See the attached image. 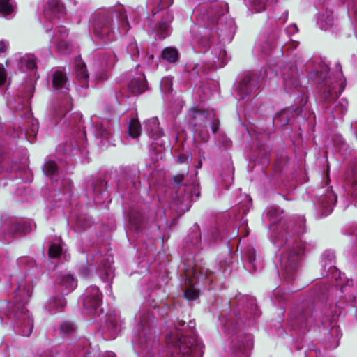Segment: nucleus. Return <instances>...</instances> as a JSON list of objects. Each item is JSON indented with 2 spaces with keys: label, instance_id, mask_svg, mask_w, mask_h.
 I'll return each instance as SVG.
<instances>
[{
  "label": "nucleus",
  "instance_id": "13",
  "mask_svg": "<svg viewBox=\"0 0 357 357\" xmlns=\"http://www.w3.org/2000/svg\"><path fill=\"white\" fill-rule=\"evenodd\" d=\"M164 3L165 6H170L173 3V0H149V5L153 9V11H155V13L159 10H160L162 7L160 6L161 3Z\"/></svg>",
  "mask_w": 357,
  "mask_h": 357
},
{
  "label": "nucleus",
  "instance_id": "15",
  "mask_svg": "<svg viewBox=\"0 0 357 357\" xmlns=\"http://www.w3.org/2000/svg\"><path fill=\"white\" fill-rule=\"evenodd\" d=\"M13 8L9 0H0V15L6 16L13 13Z\"/></svg>",
  "mask_w": 357,
  "mask_h": 357
},
{
  "label": "nucleus",
  "instance_id": "22",
  "mask_svg": "<svg viewBox=\"0 0 357 357\" xmlns=\"http://www.w3.org/2000/svg\"><path fill=\"white\" fill-rule=\"evenodd\" d=\"M74 330V326L72 323L65 322L61 326V331L63 333H68Z\"/></svg>",
  "mask_w": 357,
  "mask_h": 357
},
{
  "label": "nucleus",
  "instance_id": "16",
  "mask_svg": "<svg viewBox=\"0 0 357 357\" xmlns=\"http://www.w3.org/2000/svg\"><path fill=\"white\" fill-rule=\"evenodd\" d=\"M29 230L28 225L26 224H19V223H13L10 225V233L12 234H20V233H26Z\"/></svg>",
  "mask_w": 357,
  "mask_h": 357
},
{
  "label": "nucleus",
  "instance_id": "4",
  "mask_svg": "<svg viewBox=\"0 0 357 357\" xmlns=\"http://www.w3.org/2000/svg\"><path fill=\"white\" fill-rule=\"evenodd\" d=\"M298 255L296 252L282 254L280 258L281 268L286 275H291L298 269Z\"/></svg>",
  "mask_w": 357,
  "mask_h": 357
},
{
  "label": "nucleus",
  "instance_id": "20",
  "mask_svg": "<svg viewBox=\"0 0 357 357\" xmlns=\"http://www.w3.org/2000/svg\"><path fill=\"white\" fill-rule=\"evenodd\" d=\"M61 248L59 245L52 244L49 249V256L52 258H56L60 256Z\"/></svg>",
  "mask_w": 357,
  "mask_h": 357
},
{
  "label": "nucleus",
  "instance_id": "1",
  "mask_svg": "<svg viewBox=\"0 0 357 357\" xmlns=\"http://www.w3.org/2000/svg\"><path fill=\"white\" fill-rule=\"evenodd\" d=\"M112 13L108 10H99L94 13L91 19V27L94 34L102 39L112 40L114 33L112 29Z\"/></svg>",
  "mask_w": 357,
  "mask_h": 357
},
{
  "label": "nucleus",
  "instance_id": "9",
  "mask_svg": "<svg viewBox=\"0 0 357 357\" xmlns=\"http://www.w3.org/2000/svg\"><path fill=\"white\" fill-rule=\"evenodd\" d=\"M149 130V133L152 137H160L162 135L161 129L159 128V123L157 119H149L146 122Z\"/></svg>",
  "mask_w": 357,
  "mask_h": 357
},
{
  "label": "nucleus",
  "instance_id": "34",
  "mask_svg": "<svg viewBox=\"0 0 357 357\" xmlns=\"http://www.w3.org/2000/svg\"><path fill=\"white\" fill-rule=\"evenodd\" d=\"M168 27H169V26L167 24H162L160 26V29H162L164 32L167 31Z\"/></svg>",
  "mask_w": 357,
  "mask_h": 357
},
{
  "label": "nucleus",
  "instance_id": "36",
  "mask_svg": "<svg viewBox=\"0 0 357 357\" xmlns=\"http://www.w3.org/2000/svg\"><path fill=\"white\" fill-rule=\"evenodd\" d=\"M65 305H66L65 301H63V300H59V303H58L59 307H64Z\"/></svg>",
  "mask_w": 357,
  "mask_h": 357
},
{
  "label": "nucleus",
  "instance_id": "14",
  "mask_svg": "<svg viewBox=\"0 0 357 357\" xmlns=\"http://www.w3.org/2000/svg\"><path fill=\"white\" fill-rule=\"evenodd\" d=\"M141 126L138 120L132 119L129 124V134L131 137L137 138L140 135Z\"/></svg>",
  "mask_w": 357,
  "mask_h": 357
},
{
  "label": "nucleus",
  "instance_id": "30",
  "mask_svg": "<svg viewBox=\"0 0 357 357\" xmlns=\"http://www.w3.org/2000/svg\"><path fill=\"white\" fill-rule=\"evenodd\" d=\"M114 63V57L113 55L109 56V59L106 61V65L108 66H112Z\"/></svg>",
  "mask_w": 357,
  "mask_h": 357
},
{
  "label": "nucleus",
  "instance_id": "33",
  "mask_svg": "<svg viewBox=\"0 0 357 357\" xmlns=\"http://www.w3.org/2000/svg\"><path fill=\"white\" fill-rule=\"evenodd\" d=\"M100 134L102 135V137H108V135H109V132L108 131L105 129V128H102L101 130H100Z\"/></svg>",
  "mask_w": 357,
  "mask_h": 357
},
{
  "label": "nucleus",
  "instance_id": "24",
  "mask_svg": "<svg viewBox=\"0 0 357 357\" xmlns=\"http://www.w3.org/2000/svg\"><path fill=\"white\" fill-rule=\"evenodd\" d=\"M78 77L82 79H86L88 77V74L86 73V66H83L79 70L77 73Z\"/></svg>",
  "mask_w": 357,
  "mask_h": 357
},
{
  "label": "nucleus",
  "instance_id": "40",
  "mask_svg": "<svg viewBox=\"0 0 357 357\" xmlns=\"http://www.w3.org/2000/svg\"><path fill=\"white\" fill-rule=\"evenodd\" d=\"M53 302H54V303H55V302H56V299H55V298H52V299H50V303H53Z\"/></svg>",
  "mask_w": 357,
  "mask_h": 357
},
{
  "label": "nucleus",
  "instance_id": "17",
  "mask_svg": "<svg viewBox=\"0 0 357 357\" xmlns=\"http://www.w3.org/2000/svg\"><path fill=\"white\" fill-rule=\"evenodd\" d=\"M43 172L47 176H52L57 172L56 164L53 161L47 162L43 167Z\"/></svg>",
  "mask_w": 357,
  "mask_h": 357
},
{
  "label": "nucleus",
  "instance_id": "26",
  "mask_svg": "<svg viewBox=\"0 0 357 357\" xmlns=\"http://www.w3.org/2000/svg\"><path fill=\"white\" fill-rule=\"evenodd\" d=\"M6 79V73L3 67L0 66V86H2Z\"/></svg>",
  "mask_w": 357,
  "mask_h": 357
},
{
  "label": "nucleus",
  "instance_id": "42",
  "mask_svg": "<svg viewBox=\"0 0 357 357\" xmlns=\"http://www.w3.org/2000/svg\"><path fill=\"white\" fill-rule=\"evenodd\" d=\"M356 314L357 316V305H356Z\"/></svg>",
  "mask_w": 357,
  "mask_h": 357
},
{
  "label": "nucleus",
  "instance_id": "29",
  "mask_svg": "<svg viewBox=\"0 0 357 357\" xmlns=\"http://www.w3.org/2000/svg\"><path fill=\"white\" fill-rule=\"evenodd\" d=\"M188 156L185 155H181L178 157V162L179 163H184L188 161Z\"/></svg>",
  "mask_w": 357,
  "mask_h": 357
},
{
  "label": "nucleus",
  "instance_id": "6",
  "mask_svg": "<svg viewBox=\"0 0 357 357\" xmlns=\"http://www.w3.org/2000/svg\"><path fill=\"white\" fill-rule=\"evenodd\" d=\"M64 7L58 0H49L45 7V14L47 17H60L64 14Z\"/></svg>",
  "mask_w": 357,
  "mask_h": 357
},
{
  "label": "nucleus",
  "instance_id": "39",
  "mask_svg": "<svg viewBox=\"0 0 357 357\" xmlns=\"http://www.w3.org/2000/svg\"><path fill=\"white\" fill-rule=\"evenodd\" d=\"M100 80H104L107 79V76L106 75H104L102 77L99 78Z\"/></svg>",
  "mask_w": 357,
  "mask_h": 357
},
{
  "label": "nucleus",
  "instance_id": "18",
  "mask_svg": "<svg viewBox=\"0 0 357 357\" xmlns=\"http://www.w3.org/2000/svg\"><path fill=\"white\" fill-rule=\"evenodd\" d=\"M184 296L189 301L195 300L199 297V291L190 284L185 290Z\"/></svg>",
  "mask_w": 357,
  "mask_h": 357
},
{
  "label": "nucleus",
  "instance_id": "25",
  "mask_svg": "<svg viewBox=\"0 0 357 357\" xmlns=\"http://www.w3.org/2000/svg\"><path fill=\"white\" fill-rule=\"evenodd\" d=\"M184 178H185L184 174H177L175 176H174L173 180H174V183L176 185L180 186V185H181L182 182L184 180Z\"/></svg>",
  "mask_w": 357,
  "mask_h": 357
},
{
  "label": "nucleus",
  "instance_id": "37",
  "mask_svg": "<svg viewBox=\"0 0 357 357\" xmlns=\"http://www.w3.org/2000/svg\"><path fill=\"white\" fill-rule=\"evenodd\" d=\"M105 357H115V355H114V353H112V352H107V353L105 354Z\"/></svg>",
  "mask_w": 357,
  "mask_h": 357
},
{
  "label": "nucleus",
  "instance_id": "23",
  "mask_svg": "<svg viewBox=\"0 0 357 357\" xmlns=\"http://www.w3.org/2000/svg\"><path fill=\"white\" fill-rule=\"evenodd\" d=\"M27 321H28L29 327L27 329L23 331L22 335L24 336L29 337L31 335V331H32L33 320L31 319H29Z\"/></svg>",
  "mask_w": 357,
  "mask_h": 357
},
{
  "label": "nucleus",
  "instance_id": "2",
  "mask_svg": "<svg viewBox=\"0 0 357 357\" xmlns=\"http://www.w3.org/2000/svg\"><path fill=\"white\" fill-rule=\"evenodd\" d=\"M167 343L169 347H175L178 354H181L183 357H188L190 355H194L196 350H201L202 346L197 344L194 346L192 341L183 336L169 335L167 340Z\"/></svg>",
  "mask_w": 357,
  "mask_h": 357
},
{
  "label": "nucleus",
  "instance_id": "21",
  "mask_svg": "<svg viewBox=\"0 0 357 357\" xmlns=\"http://www.w3.org/2000/svg\"><path fill=\"white\" fill-rule=\"evenodd\" d=\"M249 81L250 77H245L239 84V90L243 94L247 95L249 93V91L247 89V84Z\"/></svg>",
  "mask_w": 357,
  "mask_h": 357
},
{
  "label": "nucleus",
  "instance_id": "31",
  "mask_svg": "<svg viewBox=\"0 0 357 357\" xmlns=\"http://www.w3.org/2000/svg\"><path fill=\"white\" fill-rule=\"evenodd\" d=\"M197 114V109H195V108L190 109L189 112V115L192 119H195Z\"/></svg>",
  "mask_w": 357,
  "mask_h": 357
},
{
  "label": "nucleus",
  "instance_id": "8",
  "mask_svg": "<svg viewBox=\"0 0 357 357\" xmlns=\"http://www.w3.org/2000/svg\"><path fill=\"white\" fill-rule=\"evenodd\" d=\"M67 82L66 75L64 73L60 70H56L53 74L52 84L53 86L59 89L65 86Z\"/></svg>",
  "mask_w": 357,
  "mask_h": 357
},
{
  "label": "nucleus",
  "instance_id": "27",
  "mask_svg": "<svg viewBox=\"0 0 357 357\" xmlns=\"http://www.w3.org/2000/svg\"><path fill=\"white\" fill-rule=\"evenodd\" d=\"M219 128V122L218 121H214L211 125V129L213 133H215Z\"/></svg>",
  "mask_w": 357,
  "mask_h": 357
},
{
  "label": "nucleus",
  "instance_id": "5",
  "mask_svg": "<svg viewBox=\"0 0 357 357\" xmlns=\"http://www.w3.org/2000/svg\"><path fill=\"white\" fill-rule=\"evenodd\" d=\"M129 91L133 95H139L147 90V84L143 75L133 78L128 84Z\"/></svg>",
  "mask_w": 357,
  "mask_h": 357
},
{
  "label": "nucleus",
  "instance_id": "11",
  "mask_svg": "<svg viewBox=\"0 0 357 357\" xmlns=\"http://www.w3.org/2000/svg\"><path fill=\"white\" fill-rule=\"evenodd\" d=\"M60 284L66 289L71 290L76 287L77 282L71 275H63L61 277Z\"/></svg>",
  "mask_w": 357,
  "mask_h": 357
},
{
  "label": "nucleus",
  "instance_id": "32",
  "mask_svg": "<svg viewBox=\"0 0 357 357\" xmlns=\"http://www.w3.org/2000/svg\"><path fill=\"white\" fill-rule=\"evenodd\" d=\"M135 49L137 50L136 54H139V50H137V44L136 43H130L129 47H128V50H135Z\"/></svg>",
  "mask_w": 357,
  "mask_h": 357
},
{
  "label": "nucleus",
  "instance_id": "28",
  "mask_svg": "<svg viewBox=\"0 0 357 357\" xmlns=\"http://www.w3.org/2000/svg\"><path fill=\"white\" fill-rule=\"evenodd\" d=\"M7 49V44L4 40H0V53L6 52Z\"/></svg>",
  "mask_w": 357,
  "mask_h": 357
},
{
  "label": "nucleus",
  "instance_id": "3",
  "mask_svg": "<svg viewBox=\"0 0 357 357\" xmlns=\"http://www.w3.org/2000/svg\"><path fill=\"white\" fill-rule=\"evenodd\" d=\"M102 296L98 288L91 287L86 291V295L84 298V307L90 312H96L102 303Z\"/></svg>",
  "mask_w": 357,
  "mask_h": 357
},
{
  "label": "nucleus",
  "instance_id": "41",
  "mask_svg": "<svg viewBox=\"0 0 357 357\" xmlns=\"http://www.w3.org/2000/svg\"><path fill=\"white\" fill-rule=\"evenodd\" d=\"M165 36H166V35H165V34H164V35L161 36V37H162V38H165Z\"/></svg>",
  "mask_w": 357,
  "mask_h": 357
},
{
  "label": "nucleus",
  "instance_id": "12",
  "mask_svg": "<svg viewBox=\"0 0 357 357\" xmlns=\"http://www.w3.org/2000/svg\"><path fill=\"white\" fill-rule=\"evenodd\" d=\"M299 84L300 82L295 76L285 75L284 77V89L287 92H289L293 88H296Z\"/></svg>",
  "mask_w": 357,
  "mask_h": 357
},
{
  "label": "nucleus",
  "instance_id": "10",
  "mask_svg": "<svg viewBox=\"0 0 357 357\" xmlns=\"http://www.w3.org/2000/svg\"><path fill=\"white\" fill-rule=\"evenodd\" d=\"M162 58L170 63L176 62L178 58V52L173 47L165 48L162 52Z\"/></svg>",
  "mask_w": 357,
  "mask_h": 357
},
{
  "label": "nucleus",
  "instance_id": "19",
  "mask_svg": "<svg viewBox=\"0 0 357 357\" xmlns=\"http://www.w3.org/2000/svg\"><path fill=\"white\" fill-rule=\"evenodd\" d=\"M23 61L27 68L33 70L36 68V59L33 55H26L23 58Z\"/></svg>",
  "mask_w": 357,
  "mask_h": 357
},
{
  "label": "nucleus",
  "instance_id": "7",
  "mask_svg": "<svg viewBox=\"0 0 357 357\" xmlns=\"http://www.w3.org/2000/svg\"><path fill=\"white\" fill-rule=\"evenodd\" d=\"M61 32L62 38L59 39L57 38V36L54 37V43H57V48L59 52H61L63 54H67L70 51V45L65 40L64 36L67 35L68 31L66 29L61 28V30H59Z\"/></svg>",
  "mask_w": 357,
  "mask_h": 357
},
{
  "label": "nucleus",
  "instance_id": "38",
  "mask_svg": "<svg viewBox=\"0 0 357 357\" xmlns=\"http://www.w3.org/2000/svg\"><path fill=\"white\" fill-rule=\"evenodd\" d=\"M265 9V6L264 5H262L259 8H257V10L258 12L262 10H264Z\"/></svg>",
  "mask_w": 357,
  "mask_h": 357
},
{
  "label": "nucleus",
  "instance_id": "35",
  "mask_svg": "<svg viewBox=\"0 0 357 357\" xmlns=\"http://www.w3.org/2000/svg\"><path fill=\"white\" fill-rule=\"evenodd\" d=\"M82 274L84 276V277H86L89 275V271H88V269L86 268H83V270L82 271Z\"/></svg>",
  "mask_w": 357,
  "mask_h": 357
}]
</instances>
